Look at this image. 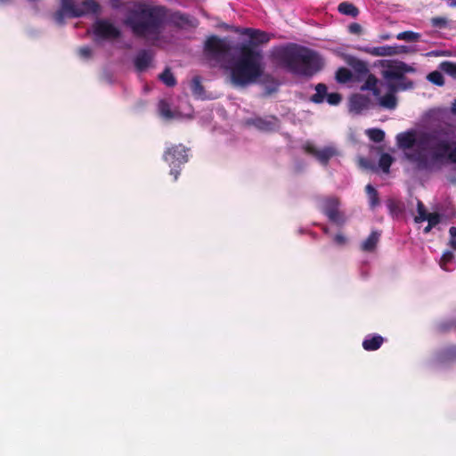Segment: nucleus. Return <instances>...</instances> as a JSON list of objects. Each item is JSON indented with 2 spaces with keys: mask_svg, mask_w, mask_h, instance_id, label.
I'll list each match as a JSON object with an SVG mask.
<instances>
[{
  "mask_svg": "<svg viewBox=\"0 0 456 456\" xmlns=\"http://www.w3.org/2000/svg\"><path fill=\"white\" fill-rule=\"evenodd\" d=\"M452 110L453 112H456V100H454V102H452Z\"/></svg>",
  "mask_w": 456,
  "mask_h": 456,
  "instance_id": "nucleus-55",
  "label": "nucleus"
},
{
  "mask_svg": "<svg viewBox=\"0 0 456 456\" xmlns=\"http://www.w3.org/2000/svg\"><path fill=\"white\" fill-rule=\"evenodd\" d=\"M94 32L97 36L105 39H116L121 34L117 27L106 20L98 21L94 28Z\"/></svg>",
  "mask_w": 456,
  "mask_h": 456,
  "instance_id": "nucleus-12",
  "label": "nucleus"
},
{
  "mask_svg": "<svg viewBox=\"0 0 456 456\" xmlns=\"http://www.w3.org/2000/svg\"><path fill=\"white\" fill-rule=\"evenodd\" d=\"M316 93L311 96V101L314 103H322L327 97V86L325 84L319 83L315 86Z\"/></svg>",
  "mask_w": 456,
  "mask_h": 456,
  "instance_id": "nucleus-25",
  "label": "nucleus"
},
{
  "mask_svg": "<svg viewBox=\"0 0 456 456\" xmlns=\"http://www.w3.org/2000/svg\"><path fill=\"white\" fill-rule=\"evenodd\" d=\"M449 234L451 236L449 245L451 246L452 248L456 250V227L452 226L449 229Z\"/></svg>",
  "mask_w": 456,
  "mask_h": 456,
  "instance_id": "nucleus-44",
  "label": "nucleus"
},
{
  "mask_svg": "<svg viewBox=\"0 0 456 456\" xmlns=\"http://www.w3.org/2000/svg\"><path fill=\"white\" fill-rule=\"evenodd\" d=\"M110 4L114 9H120L122 6L119 0H110Z\"/></svg>",
  "mask_w": 456,
  "mask_h": 456,
  "instance_id": "nucleus-51",
  "label": "nucleus"
},
{
  "mask_svg": "<svg viewBox=\"0 0 456 456\" xmlns=\"http://www.w3.org/2000/svg\"><path fill=\"white\" fill-rule=\"evenodd\" d=\"M362 26L359 24V23H351L349 26H348V31L351 33V34H355V35H359L362 33Z\"/></svg>",
  "mask_w": 456,
  "mask_h": 456,
  "instance_id": "nucleus-47",
  "label": "nucleus"
},
{
  "mask_svg": "<svg viewBox=\"0 0 456 456\" xmlns=\"http://www.w3.org/2000/svg\"><path fill=\"white\" fill-rule=\"evenodd\" d=\"M431 25L435 28H443L447 26V19L444 17H434L431 19Z\"/></svg>",
  "mask_w": 456,
  "mask_h": 456,
  "instance_id": "nucleus-41",
  "label": "nucleus"
},
{
  "mask_svg": "<svg viewBox=\"0 0 456 456\" xmlns=\"http://www.w3.org/2000/svg\"><path fill=\"white\" fill-rule=\"evenodd\" d=\"M362 164L364 165V167H367V165L365 164V161L363 159L361 160Z\"/></svg>",
  "mask_w": 456,
  "mask_h": 456,
  "instance_id": "nucleus-60",
  "label": "nucleus"
},
{
  "mask_svg": "<svg viewBox=\"0 0 456 456\" xmlns=\"http://www.w3.org/2000/svg\"><path fill=\"white\" fill-rule=\"evenodd\" d=\"M433 227L434 226L428 224V225L423 230L424 233H426V234L428 233L432 230Z\"/></svg>",
  "mask_w": 456,
  "mask_h": 456,
  "instance_id": "nucleus-54",
  "label": "nucleus"
},
{
  "mask_svg": "<svg viewBox=\"0 0 456 456\" xmlns=\"http://www.w3.org/2000/svg\"><path fill=\"white\" fill-rule=\"evenodd\" d=\"M406 73H402V76L400 77H392V80H396L397 82H401L403 80H405L407 77H405Z\"/></svg>",
  "mask_w": 456,
  "mask_h": 456,
  "instance_id": "nucleus-52",
  "label": "nucleus"
},
{
  "mask_svg": "<svg viewBox=\"0 0 456 456\" xmlns=\"http://www.w3.org/2000/svg\"><path fill=\"white\" fill-rule=\"evenodd\" d=\"M382 38H383V39H388V38H389V37H388V36H383V37H382Z\"/></svg>",
  "mask_w": 456,
  "mask_h": 456,
  "instance_id": "nucleus-58",
  "label": "nucleus"
},
{
  "mask_svg": "<svg viewBox=\"0 0 456 456\" xmlns=\"http://www.w3.org/2000/svg\"><path fill=\"white\" fill-rule=\"evenodd\" d=\"M347 63L354 69V71L358 75V79H361L363 77H366L370 73V69L368 68L367 63L360 59L352 57L347 61Z\"/></svg>",
  "mask_w": 456,
  "mask_h": 456,
  "instance_id": "nucleus-18",
  "label": "nucleus"
},
{
  "mask_svg": "<svg viewBox=\"0 0 456 456\" xmlns=\"http://www.w3.org/2000/svg\"><path fill=\"white\" fill-rule=\"evenodd\" d=\"M451 146L452 143L448 140L440 139L430 146V160H428L427 155L421 152L410 153L406 157L410 161L415 163L419 170H428L431 168L432 164L443 163L448 159Z\"/></svg>",
  "mask_w": 456,
  "mask_h": 456,
  "instance_id": "nucleus-4",
  "label": "nucleus"
},
{
  "mask_svg": "<svg viewBox=\"0 0 456 456\" xmlns=\"http://www.w3.org/2000/svg\"><path fill=\"white\" fill-rule=\"evenodd\" d=\"M441 362L456 361V346H452L443 350L439 354Z\"/></svg>",
  "mask_w": 456,
  "mask_h": 456,
  "instance_id": "nucleus-29",
  "label": "nucleus"
},
{
  "mask_svg": "<svg viewBox=\"0 0 456 456\" xmlns=\"http://www.w3.org/2000/svg\"><path fill=\"white\" fill-rule=\"evenodd\" d=\"M417 211H418V216H415L414 221L416 223H421L423 221H426L427 216L429 213L427 212L424 204L420 200L418 201Z\"/></svg>",
  "mask_w": 456,
  "mask_h": 456,
  "instance_id": "nucleus-36",
  "label": "nucleus"
},
{
  "mask_svg": "<svg viewBox=\"0 0 456 456\" xmlns=\"http://www.w3.org/2000/svg\"><path fill=\"white\" fill-rule=\"evenodd\" d=\"M152 53L149 50H141L134 59V66L138 71L145 70L152 61Z\"/></svg>",
  "mask_w": 456,
  "mask_h": 456,
  "instance_id": "nucleus-15",
  "label": "nucleus"
},
{
  "mask_svg": "<svg viewBox=\"0 0 456 456\" xmlns=\"http://www.w3.org/2000/svg\"><path fill=\"white\" fill-rule=\"evenodd\" d=\"M451 6H456V1L451 4Z\"/></svg>",
  "mask_w": 456,
  "mask_h": 456,
  "instance_id": "nucleus-57",
  "label": "nucleus"
},
{
  "mask_svg": "<svg viewBox=\"0 0 456 456\" xmlns=\"http://www.w3.org/2000/svg\"><path fill=\"white\" fill-rule=\"evenodd\" d=\"M170 20L172 24L177 28H183L185 25L190 24L189 15L181 12H175L171 14Z\"/></svg>",
  "mask_w": 456,
  "mask_h": 456,
  "instance_id": "nucleus-23",
  "label": "nucleus"
},
{
  "mask_svg": "<svg viewBox=\"0 0 456 456\" xmlns=\"http://www.w3.org/2000/svg\"><path fill=\"white\" fill-rule=\"evenodd\" d=\"M381 65L387 69L382 71L383 77L387 80H392V77H400L402 73H412L415 69L403 61H382Z\"/></svg>",
  "mask_w": 456,
  "mask_h": 456,
  "instance_id": "nucleus-8",
  "label": "nucleus"
},
{
  "mask_svg": "<svg viewBox=\"0 0 456 456\" xmlns=\"http://www.w3.org/2000/svg\"><path fill=\"white\" fill-rule=\"evenodd\" d=\"M304 150L307 154H310L316 158V159L323 166H327L330 159L335 155H337L336 149L331 146H328L319 150L310 142H306L304 145Z\"/></svg>",
  "mask_w": 456,
  "mask_h": 456,
  "instance_id": "nucleus-10",
  "label": "nucleus"
},
{
  "mask_svg": "<svg viewBox=\"0 0 456 456\" xmlns=\"http://www.w3.org/2000/svg\"><path fill=\"white\" fill-rule=\"evenodd\" d=\"M387 206L389 210V213L393 216H398L403 211V203L400 200L390 199L387 201Z\"/></svg>",
  "mask_w": 456,
  "mask_h": 456,
  "instance_id": "nucleus-26",
  "label": "nucleus"
},
{
  "mask_svg": "<svg viewBox=\"0 0 456 456\" xmlns=\"http://www.w3.org/2000/svg\"><path fill=\"white\" fill-rule=\"evenodd\" d=\"M167 10L163 6H151L136 3L127 12L124 24L130 28L136 37H158L161 33Z\"/></svg>",
  "mask_w": 456,
  "mask_h": 456,
  "instance_id": "nucleus-2",
  "label": "nucleus"
},
{
  "mask_svg": "<svg viewBox=\"0 0 456 456\" xmlns=\"http://www.w3.org/2000/svg\"><path fill=\"white\" fill-rule=\"evenodd\" d=\"M159 114L167 119H171L175 117L169 103L166 100H161L159 102Z\"/></svg>",
  "mask_w": 456,
  "mask_h": 456,
  "instance_id": "nucleus-30",
  "label": "nucleus"
},
{
  "mask_svg": "<svg viewBox=\"0 0 456 456\" xmlns=\"http://www.w3.org/2000/svg\"><path fill=\"white\" fill-rule=\"evenodd\" d=\"M338 10L340 13L352 18H355L359 14V9L354 4L349 2L340 3L338 6Z\"/></svg>",
  "mask_w": 456,
  "mask_h": 456,
  "instance_id": "nucleus-21",
  "label": "nucleus"
},
{
  "mask_svg": "<svg viewBox=\"0 0 456 456\" xmlns=\"http://www.w3.org/2000/svg\"><path fill=\"white\" fill-rule=\"evenodd\" d=\"M279 118L271 115L267 117H255L246 120V124L263 132H272L279 127Z\"/></svg>",
  "mask_w": 456,
  "mask_h": 456,
  "instance_id": "nucleus-9",
  "label": "nucleus"
},
{
  "mask_svg": "<svg viewBox=\"0 0 456 456\" xmlns=\"http://www.w3.org/2000/svg\"><path fill=\"white\" fill-rule=\"evenodd\" d=\"M272 56L292 74L306 77H313L324 66L323 60L317 52L297 44L277 47L273 51Z\"/></svg>",
  "mask_w": 456,
  "mask_h": 456,
  "instance_id": "nucleus-1",
  "label": "nucleus"
},
{
  "mask_svg": "<svg viewBox=\"0 0 456 456\" xmlns=\"http://www.w3.org/2000/svg\"><path fill=\"white\" fill-rule=\"evenodd\" d=\"M339 200L335 197L328 198L324 202L323 212L330 221L340 224L344 222L343 216L339 212Z\"/></svg>",
  "mask_w": 456,
  "mask_h": 456,
  "instance_id": "nucleus-11",
  "label": "nucleus"
},
{
  "mask_svg": "<svg viewBox=\"0 0 456 456\" xmlns=\"http://www.w3.org/2000/svg\"><path fill=\"white\" fill-rule=\"evenodd\" d=\"M426 220L428 222V224L432 225V226H436V224H438L440 223V215L438 213H429L428 216H427V218Z\"/></svg>",
  "mask_w": 456,
  "mask_h": 456,
  "instance_id": "nucleus-42",
  "label": "nucleus"
},
{
  "mask_svg": "<svg viewBox=\"0 0 456 456\" xmlns=\"http://www.w3.org/2000/svg\"><path fill=\"white\" fill-rule=\"evenodd\" d=\"M352 78V72L344 67L339 68L336 72V79L338 83H346Z\"/></svg>",
  "mask_w": 456,
  "mask_h": 456,
  "instance_id": "nucleus-31",
  "label": "nucleus"
},
{
  "mask_svg": "<svg viewBox=\"0 0 456 456\" xmlns=\"http://www.w3.org/2000/svg\"><path fill=\"white\" fill-rule=\"evenodd\" d=\"M398 83H399L398 87L402 88L403 91L412 89L414 86V83L408 78H406L405 80H403L401 82H398Z\"/></svg>",
  "mask_w": 456,
  "mask_h": 456,
  "instance_id": "nucleus-46",
  "label": "nucleus"
},
{
  "mask_svg": "<svg viewBox=\"0 0 456 456\" xmlns=\"http://www.w3.org/2000/svg\"><path fill=\"white\" fill-rule=\"evenodd\" d=\"M191 90L194 96L201 98L205 94L204 86L201 84V78L196 76L191 82Z\"/></svg>",
  "mask_w": 456,
  "mask_h": 456,
  "instance_id": "nucleus-27",
  "label": "nucleus"
},
{
  "mask_svg": "<svg viewBox=\"0 0 456 456\" xmlns=\"http://www.w3.org/2000/svg\"><path fill=\"white\" fill-rule=\"evenodd\" d=\"M365 191L369 199V206L371 209H374L380 204L379 192L371 184L365 186Z\"/></svg>",
  "mask_w": 456,
  "mask_h": 456,
  "instance_id": "nucleus-22",
  "label": "nucleus"
},
{
  "mask_svg": "<svg viewBox=\"0 0 456 456\" xmlns=\"http://www.w3.org/2000/svg\"><path fill=\"white\" fill-rule=\"evenodd\" d=\"M78 53H79L80 56L86 57V46H81L78 49Z\"/></svg>",
  "mask_w": 456,
  "mask_h": 456,
  "instance_id": "nucleus-53",
  "label": "nucleus"
},
{
  "mask_svg": "<svg viewBox=\"0 0 456 456\" xmlns=\"http://www.w3.org/2000/svg\"><path fill=\"white\" fill-rule=\"evenodd\" d=\"M326 100L330 105H338L342 101V96L338 93H330L327 94Z\"/></svg>",
  "mask_w": 456,
  "mask_h": 456,
  "instance_id": "nucleus-39",
  "label": "nucleus"
},
{
  "mask_svg": "<svg viewBox=\"0 0 456 456\" xmlns=\"http://www.w3.org/2000/svg\"><path fill=\"white\" fill-rule=\"evenodd\" d=\"M428 79L431 83H433L436 86H442L444 84V77H443L442 73L439 71H433V72L429 73L428 75Z\"/></svg>",
  "mask_w": 456,
  "mask_h": 456,
  "instance_id": "nucleus-37",
  "label": "nucleus"
},
{
  "mask_svg": "<svg viewBox=\"0 0 456 456\" xmlns=\"http://www.w3.org/2000/svg\"><path fill=\"white\" fill-rule=\"evenodd\" d=\"M243 34L249 37L250 42L248 45H250L254 49H256L255 46L266 44L271 39V37L268 33L251 28H245Z\"/></svg>",
  "mask_w": 456,
  "mask_h": 456,
  "instance_id": "nucleus-13",
  "label": "nucleus"
},
{
  "mask_svg": "<svg viewBox=\"0 0 456 456\" xmlns=\"http://www.w3.org/2000/svg\"><path fill=\"white\" fill-rule=\"evenodd\" d=\"M100 10L99 4L94 0H87V12H97Z\"/></svg>",
  "mask_w": 456,
  "mask_h": 456,
  "instance_id": "nucleus-45",
  "label": "nucleus"
},
{
  "mask_svg": "<svg viewBox=\"0 0 456 456\" xmlns=\"http://www.w3.org/2000/svg\"><path fill=\"white\" fill-rule=\"evenodd\" d=\"M393 163V158L388 153H383L381 154L379 160V166L385 173L389 172V168Z\"/></svg>",
  "mask_w": 456,
  "mask_h": 456,
  "instance_id": "nucleus-32",
  "label": "nucleus"
},
{
  "mask_svg": "<svg viewBox=\"0 0 456 456\" xmlns=\"http://www.w3.org/2000/svg\"><path fill=\"white\" fill-rule=\"evenodd\" d=\"M440 69L446 74L454 77H456V63L445 61L441 62Z\"/></svg>",
  "mask_w": 456,
  "mask_h": 456,
  "instance_id": "nucleus-35",
  "label": "nucleus"
},
{
  "mask_svg": "<svg viewBox=\"0 0 456 456\" xmlns=\"http://www.w3.org/2000/svg\"><path fill=\"white\" fill-rule=\"evenodd\" d=\"M379 105L388 110H394L397 106V98L392 93H387L379 97Z\"/></svg>",
  "mask_w": 456,
  "mask_h": 456,
  "instance_id": "nucleus-24",
  "label": "nucleus"
},
{
  "mask_svg": "<svg viewBox=\"0 0 456 456\" xmlns=\"http://www.w3.org/2000/svg\"><path fill=\"white\" fill-rule=\"evenodd\" d=\"M360 50L371 56H394L399 53L396 46L382 45L377 47H361Z\"/></svg>",
  "mask_w": 456,
  "mask_h": 456,
  "instance_id": "nucleus-14",
  "label": "nucleus"
},
{
  "mask_svg": "<svg viewBox=\"0 0 456 456\" xmlns=\"http://www.w3.org/2000/svg\"><path fill=\"white\" fill-rule=\"evenodd\" d=\"M232 51L231 45L217 36L212 35L208 37L203 47L205 56L208 60L221 62L230 54Z\"/></svg>",
  "mask_w": 456,
  "mask_h": 456,
  "instance_id": "nucleus-7",
  "label": "nucleus"
},
{
  "mask_svg": "<svg viewBox=\"0 0 456 456\" xmlns=\"http://www.w3.org/2000/svg\"><path fill=\"white\" fill-rule=\"evenodd\" d=\"M264 73L263 53L250 45L240 46V55L230 67V80L235 86L245 87L257 81Z\"/></svg>",
  "mask_w": 456,
  "mask_h": 456,
  "instance_id": "nucleus-3",
  "label": "nucleus"
},
{
  "mask_svg": "<svg viewBox=\"0 0 456 456\" xmlns=\"http://www.w3.org/2000/svg\"><path fill=\"white\" fill-rule=\"evenodd\" d=\"M334 240L337 244L338 245H343L346 243V239L344 235L342 234H336V236L334 237Z\"/></svg>",
  "mask_w": 456,
  "mask_h": 456,
  "instance_id": "nucleus-50",
  "label": "nucleus"
},
{
  "mask_svg": "<svg viewBox=\"0 0 456 456\" xmlns=\"http://www.w3.org/2000/svg\"><path fill=\"white\" fill-rule=\"evenodd\" d=\"M380 232L378 231H372L370 234L364 240L361 244V249L364 252H372L375 250L379 239Z\"/></svg>",
  "mask_w": 456,
  "mask_h": 456,
  "instance_id": "nucleus-19",
  "label": "nucleus"
},
{
  "mask_svg": "<svg viewBox=\"0 0 456 456\" xmlns=\"http://www.w3.org/2000/svg\"><path fill=\"white\" fill-rule=\"evenodd\" d=\"M86 54H87V58H88V57H89V55H90V51H89V49H88V48H87Z\"/></svg>",
  "mask_w": 456,
  "mask_h": 456,
  "instance_id": "nucleus-59",
  "label": "nucleus"
},
{
  "mask_svg": "<svg viewBox=\"0 0 456 456\" xmlns=\"http://www.w3.org/2000/svg\"><path fill=\"white\" fill-rule=\"evenodd\" d=\"M189 148L179 143L172 144L163 152V160L171 167L170 175L174 176L175 181H176L180 175L181 166L184 165L189 160Z\"/></svg>",
  "mask_w": 456,
  "mask_h": 456,
  "instance_id": "nucleus-5",
  "label": "nucleus"
},
{
  "mask_svg": "<svg viewBox=\"0 0 456 456\" xmlns=\"http://www.w3.org/2000/svg\"><path fill=\"white\" fill-rule=\"evenodd\" d=\"M398 86H399V83H389V85H388L389 92L388 93H392L393 94H395L398 91H403L402 88H399Z\"/></svg>",
  "mask_w": 456,
  "mask_h": 456,
  "instance_id": "nucleus-49",
  "label": "nucleus"
},
{
  "mask_svg": "<svg viewBox=\"0 0 456 456\" xmlns=\"http://www.w3.org/2000/svg\"><path fill=\"white\" fill-rule=\"evenodd\" d=\"M454 259V255L451 251H446L443 254L441 260H440V266L445 271H448V265L452 262Z\"/></svg>",
  "mask_w": 456,
  "mask_h": 456,
  "instance_id": "nucleus-38",
  "label": "nucleus"
},
{
  "mask_svg": "<svg viewBox=\"0 0 456 456\" xmlns=\"http://www.w3.org/2000/svg\"><path fill=\"white\" fill-rule=\"evenodd\" d=\"M8 0H0V3H5L7 2Z\"/></svg>",
  "mask_w": 456,
  "mask_h": 456,
  "instance_id": "nucleus-61",
  "label": "nucleus"
},
{
  "mask_svg": "<svg viewBox=\"0 0 456 456\" xmlns=\"http://www.w3.org/2000/svg\"><path fill=\"white\" fill-rule=\"evenodd\" d=\"M367 78L365 80V83L361 86L362 91H371L373 95L375 97L380 96V90L378 87L379 80L378 78L373 75L369 73L367 76Z\"/></svg>",
  "mask_w": 456,
  "mask_h": 456,
  "instance_id": "nucleus-20",
  "label": "nucleus"
},
{
  "mask_svg": "<svg viewBox=\"0 0 456 456\" xmlns=\"http://www.w3.org/2000/svg\"><path fill=\"white\" fill-rule=\"evenodd\" d=\"M384 338L379 334L367 336L362 341V347L366 351L378 350L383 344Z\"/></svg>",
  "mask_w": 456,
  "mask_h": 456,
  "instance_id": "nucleus-17",
  "label": "nucleus"
},
{
  "mask_svg": "<svg viewBox=\"0 0 456 456\" xmlns=\"http://www.w3.org/2000/svg\"><path fill=\"white\" fill-rule=\"evenodd\" d=\"M430 137H431L430 135L426 134V135L423 137L422 142H424V141H426V140L430 139Z\"/></svg>",
  "mask_w": 456,
  "mask_h": 456,
  "instance_id": "nucleus-56",
  "label": "nucleus"
},
{
  "mask_svg": "<svg viewBox=\"0 0 456 456\" xmlns=\"http://www.w3.org/2000/svg\"><path fill=\"white\" fill-rule=\"evenodd\" d=\"M397 144L401 149H411L416 143V135L413 131H408L397 134Z\"/></svg>",
  "mask_w": 456,
  "mask_h": 456,
  "instance_id": "nucleus-16",
  "label": "nucleus"
},
{
  "mask_svg": "<svg viewBox=\"0 0 456 456\" xmlns=\"http://www.w3.org/2000/svg\"><path fill=\"white\" fill-rule=\"evenodd\" d=\"M419 34L413 32V31H403L399 34H397L396 38L398 40H405L408 42H414L417 41L419 38Z\"/></svg>",
  "mask_w": 456,
  "mask_h": 456,
  "instance_id": "nucleus-34",
  "label": "nucleus"
},
{
  "mask_svg": "<svg viewBox=\"0 0 456 456\" xmlns=\"http://www.w3.org/2000/svg\"><path fill=\"white\" fill-rule=\"evenodd\" d=\"M367 134L375 142H380L385 139V132L379 128H370L367 131Z\"/></svg>",
  "mask_w": 456,
  "mask_h": 456,
  "instance_id": "nucleus-33",
  "label": "nucleus"
},
{
  "mask_svg": "<svg viewBox=\"0 0 456 456\" xmlns=\"http://www.w3.org/2000/svg\"><path fill=\"white\" fill-rule=\"evenodd\" d=\"M159 78L167 86L173 87L176 85V79L169 68H166L164 71L159 75Z\"/></svg>",
  "mask_w": 456,
  "mask_h": 456,
  "instance_id": "nucleus-28",
  "label": "nucleus"
},
{
  "mask_svg": "<svg viewBox=\"0 0 456 456\" xmlns=\"http://www.w3.org/2000/svg\"><path fill=\"white\" fill-rule=\"evenodd\" d=\"M367 102V98L362 95H356L352 100L354 107L357 109H362L363 107H365Z\"/></svg>",
  "mask_w": 456,
  "mask_h": 456,
  "instance_id": "nucleus-40",
  "label": "nucleus"
},
{
  "mask_svg": "<svg viewBox=\"0 0 456 456\" xmlns=\"http://www.w3.org/2000/svg\"><path fill=\"white\" fill-rule=\"evenodd\" d=\"M86 14V1L80 4L77 0H61L59 8L52 14L54 22L62 26L66 19L78 18Z\"/></svg>",
  "mask_w": 456,
  "mask_h": 456,
  "instance_id": "nucleus-6",
  "label": "nucleus"
},
{
  "mask_svg": "<svg viewBox=\"0 0 456 456\" xmlns=\"http://www.w3.org/2000/svg\"><path fill=\"white\" fill-rule=\"evenodd\" d=\"M447 160L450 161L451 163L456 164V148L455 147H453V148L451 147V150L448 153Z\"/></svg>",
  "mask_w": 456,
  "mask_h": 456,
  "instance_id": "nucleus-48",
  "label": "nucleus"
},
{
  "mask_svg": "<svg viewBox=\"0 0 456 456\" xmlns=\"http://www.w3.org/2000/svg\"><path fill=\"white\" fill-rule=\"evenodd\" d=\"M453 326H454L453 322H441L437 326V330L440 333H445V332H448L449 330H451Z\"/></svg>",
  "mask_w": 456,
  "mask_h": 456,
  "instance_id": "nucleus-43",
  "label": "nucleus"
}]
</instances>
